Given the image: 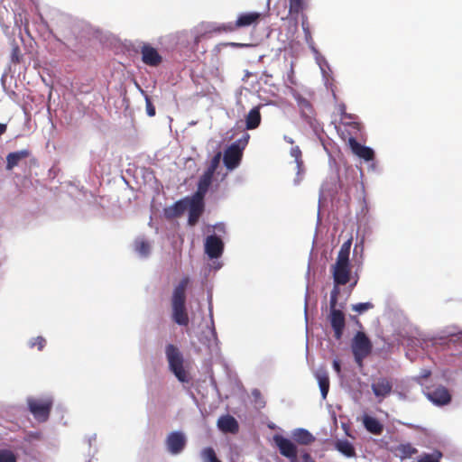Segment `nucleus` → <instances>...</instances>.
I'll return each instance as SVG.
<instances>
[{
    "mask_svg": "<svg viewBox=\"0 0 462 462\" xmlns=\"http://www.w3.org/2000/svg\"><path fill=\"white\" fill-rule=\"evenodd\" d=\"M7 126L5 124L0 123V136L3 135L6 132Z\"/></svg>",
    "mask_w": 462,
    "mask_h": 462,
    "instance_id": "nucleus-47",
    "label": "nucleus"
},
{
    "mask_svg": "<svg viewBox=\"0 0 462 462\" xmlns=\"http://www.w3.org/2000/svg\"><path fill=\"white\" fill-rule=\"evenodd\" d=\"M308 6V0H289V14L297 19Z\"/></svg>",
    "mask_w": 462,
    "mask_h": 462,
    "instance_id": "nucleus-24",
    "label": "nucleus"
},
{
    "mask_svg": "<svg viewBox=\"0 0 462 462\" xmlns=\"http://www.w3.org/2000/svg\"><path fill=\"white\" fill-rule=\"evenodd\" d=\"M30 152L28 150H21L18 152H10L6 156V169L12 170L14 167L18 165V163L27 157H29Z\"/></svg>",
    "mask_w": 462,
    "mask_h": 462,
    "instance_id": "nucleus-22",
    "label": "nucleus"
},
{
    "mask_svg": "<svg viewBox=\"0 0 462 462\" xmlns=\"http://www.w3.org/2000/svg\"><path fill=\"white\" fill-rule=\"evenodd\" d=\"M351 349L355 361L361 366L364 359L371 354L373 345L365 332L358 331L352 339Z\"/></svg>",
    "mask_w": 462,
    "mask_h": 462,
    "instance_id": "nucleus-5",
    "label": "nucleus"
},
{
    "mask_svg": "<svg viewBox=\"0 0 462 462\" xmlns=\"http://www.w3.org/2000/svg\"><path fill=\"white\" fill-rule=\"evenodd\" d=\"M396 455L401 459L411 457L413 455L418 453V449L414 448L411 443L400 444L395 448Z\"/></svg>",
    "mask_w": 462,
    "mask_h": 462,
    "instance_id": "nucleus-25",
    "label": "nucleus"
},
{
    "mask_svg": "<svg viewBox=\"0 0 462 462\" xmlns=\"http://www.w3.org/2000/svg\"><path fill=\"white\" fill-rule=\"evenodd\" d=\"M204 199H198L197 197H192L191 200L189 203V225L194 226L199 221V217L203 213L204 210Z\"/></svg>",
    "mask_w": 462,
    "mask_h": 462,
    "instance_id": "nucleus-14",
    "label": "nucleus"
},
{
    "mask_svg": "<svg viewBox=\"0 0 462 462\" xmlns=\"http://www.w3.org/2000/svg\"><path fill=\"white\" fill-rule=\"evenodd\" d=\"M261 123V114L258 106L252 108L245 117V126L248 130L255 129Z\"/></svg>",
    "mask_w": 462,
    "mask_h": 462,
    "instance_id": "nucleus-23",
    "label": "nucleus"
},
{
    "mask_svg": "<svg viewBox=\"0 0 462 462\" xmlns=\"http://www.w3.org/2000/svg\"><path fill=\"white\" fill-rule=\"evenodd\" d=\"M217 427L225 433L236 434L239 430L237 420L230 415L221 416L217 420Z\"/></svg>",
    "mask_w": 462,
    "mask_h": 462,
    "instance_id": "nucleus-17",
    "label": "nucleus"
},
{
    "mask_svg": "<svg viewBox=\"0 0 462 462\" xmlns=\"http://www.w3.org/2000/svg\"><path fill=\"white\" fill-rule=\"evenodd\" d=\"M353 237L350 236L346 242L343 243L338 252L337 260H349Z\"/></svg>",
    "mask_w": 462,
    "mask_h": 462,
    "instance_id": "nucleus-28",
    "label": "nucleus"
},
{
    "mask_svg": "<svg viewBox=\"0 0 462 462\" xmlns=\"http://www.w3.org/2000/svg\"><path fill=\"white\" fill-rule=\"evenodd\" d=\"M301 460L302 462H315L310 454L308 452H305L301 455Z\"/></svg>",
    "mask_w": 462,
    "mask_h": 462,
    "instance_id": "nucleus-44",
    "label": "nucleus"
},
{
    "mask_svg": "<svg viewBox=\"0 0 462 462\" xmlns=\"http://www.w3.org/2000/svg\"><path fill=\"white\" fill-rule=\"evenodd\" d=\"M350 126H352L354 129L359 130V124L356 122H353L349 124Z\"/></svg>",
    "mask_w": 462,
    "mask_h": 462,
    "instance_id": "nucleus-48",
    "label": "nucleus"
},
{
    "mask_svg": "<svg viewBox=\"0 0 462 462\" xmlns=\"http://www.w3.org/2000/svg\"><path fill=\"white\" fill-rule=\"evenodd\" d=\"M317 379L320 388L322 397L325 399L329 390V378L327 373H319L317 374Z\"/></svg>",
    "mask_w": 462,
    "mask_h": 462,
    "instance_id": "nucleus-27",
    "label": "nucleus"
},
{
    "mask_svg": "<svg viewBox=\"0 0 462 462\" xmlns=\"http://www.w3.org/2000/svg\"><path fill=\"white\" fill-rule=\"evenodd\" d=\"M336 448L347 457L356 456L354 446L348 440H339L336 443Z\"/></svg>",
    "mask_w": 462,
    "mask_h": 462,
    "instance_id": "nucleus-26",
    "label": "nucleus"
},
{
    "mask_svg": "<svg viewBox=\"0 0 462 462\" xmlns=\"http://www.w3.org/2000/svg\"><path fill=\"white\" fill-rule=\"evenodd\" d=\"M305 106H306V107H308V108H310V109L311 108V106H310V104L309 102H306V103H305Z\"/></svg>",
    "mask_w": 462,
    "mask_h": 462,
    "instance_id": "nucleus-51",
    "label": "nucleus"
},
{
    "mask_svg": "<svg viewBox=\"0 0 462 462\" xmlns=\"http://www.w3.org/2000/svg\"><path fill=\"white\" fill-rule=\"evenodd\" d=\"M0 462H16V457L11 450L1 449Z\"/></svg>",
    "mask_w": 462,
    "mask_h": 462,
    "instance_id": "nucleus-34",
    "label": "nucleus"
},
{
    "mask_svg": "<svg viewBox=\"0 0 462 462\" xmlns=\"http://www.w3.org/2000/svg\"><path fill=\"white\" fill-rule=\"evenodd\" d=\"M426 395L429 400L438 405H446L451 401L449 391L443 385H439L435 388H427Z\"/></svg>",
    "mask_w": 462,
    "mask_h": 462,
    "instance_id": "nucleus-9",
    "label": "nucleus"
},
{
    "mask_svg": "<svg viewBox=\"0 0 462 462\" xmlns=\"http://www.w3.org/2000/svg\"><path fill=\"white\" fill-rule=\"evenodd\" d=\"M333 368L334 370L339 374L340 372H341V365H340V361L337 360V359H335L333 361Z\"/></svg>",
    "mask_w": 462,
    "mask_h": 462,
    "instance_id": "nucleus-45",
    "label": "nucleus"
},
{
    "mask_svg": "<svg viewBox=\"0 0 462 462\" xmlns=\"http://www.w3.org/2000/svg\"><path fill=\"white\" fill-rule=\"evenodd\" d=\"M431 374L430 370H423L420 374L421 378H428Z\"/></svg>",
    "mask_w": 462,
    "mask_h": 462,
    "instance_id": "nucleus-46",
    "label": "nucleus"
},
{
    "mask_svg": "<svg viewBox=\"0 0 462 462\" xmlns=\"http://www.w3.org/2000/svg\"><path fill=\"white\" fill-rule=\"evenodd\" d=\"M225 45H230V46H234V47H242L243 46V44L236 43V42H229V43H226Z\"/></svg>",
    "mask_w": 462,
    "mask_h": 462,
    "instance_id": "nucleus-49",
    "label": "nucleus"
},
{
    "mask_svg": "<svg viewBox=\"0 0 462 462\" xmlns=\"http://www.w3.org/2000/svg\"><path fill=\"white\" fill-rule=\"evenodd\" d=\"M146 112L149 116H155V107L148 97H146Z\"/></svg>",
    "mask_w": 462,
    "mask_h": 462,
    "instance_id": "nucleus-42",
    "label": "nucleus"
},
{
    "mask_svg": "<svg viewBox=\"0 0 462 462\" xmlns=\"http://www.w3.org/2000/svg\"><path fill=\"white\" fill-rule=\"evenodd\" d=\"M224 248L222 240L217 236H209L206 239L205 251L211 259L221 256Z\"/></svg>",
    "mask_w": 462,
    "mask_h": 462,
    "instance_id": "nucleus-11",
    "label": "nucleus"
},
{
    "mask_svg": "<svg viewBox=\"0 0 462 462\" xmlns=\"http://www.w3.org/2000/svg\"><path fill=\"white\" fill-rule=\"evenodd\" d=\"M339 295V288L334 286L330 292L329 300V321L334 331V337L337 340H340L343 336V332L346 327V319L344 313L336 309L337 303V297Z\"/></svg>",
    "mask_w": 462,
    "mask_h": 462,
    "instance_id": "nucleus-2",
    "label": "nucleus"
},
{
    "mask_svg": "<svg viewBox=\"0 0 462 462\" xmlns=\"http://www.w3.org/2000/svg\"><path fill=\"white\" fill-rule=\"evenodd\" d=\"M295 442L300 445H310L315 441V437L305 429H296L292 432Z\"/></svg>",
    "mask_w": 462,
    "mask_h": 462,
    "instance_id": "nucleus-21",
    "label": "nucleus"
},
{
    "mask_svg": "<svg viewBox=\"0 0 462 462\" xmlns=\"http://www.w3.org/2000/svg\"><path fill=\"white\" fill-rule=\"evenodd\" d=\"M351 266L349 262H336L333 266V278L335 286L345 285L350 280Z\"/></svg>",
    "mask_w": 462,
    "mask_h": 462,
    "instance_id": "nucleus-8",
    "label": "nucleus"
},
{
    "mask_svg": "<svg viewBox=\"0 0 462 462\" xmlns=\"http://www.w3.org/2000/svg\"><path fill=\"white\" fill-rule=\"evenodd\" d=\"M166 446L170 453L176 455L180 453L186 446V438L180 431L171 432L166 439Z\"/></svg>",
    "mask_w": 462,
    "mask_h": 462,
    "instance_id": "nucleus-10",
    "label": "nucleus"
},
{
    "mask_svg": "<svg viewBox=\"0 0 462 462\" xmlns=\"http://www.w3.org/2000/svg\"><path fill=\"white\" fill-rule=\"evenodd\" d=\"M188 208V202L185 200H179L173 205V211L175 216L182 215Z\"/></svg>",
    "mask_w": 462,
    "mask_h": 462,
    "instance_id": "nucleus-36",
    "label": "nucleus"
},
{
    "mask_svg": "<svg viewBox=\"0 0 462 462\" xmlns=\"http://www.w3.org/2000/svg\"><path fill=\"white\" fill-rule=\"evenodd\" d=\"M348 144L352 152L358 157L364 159L366 162L372 161L374 157L373 149L367 146H364L359 143L355 137H349Z\"/></svg>",
    "mask_w": 462,
    "mask_h": 462,
    "instance_id": "nucleus-16",
    "label": "nucleus"
},
{
    "mask_svg": "<svg viewBox=\"0 0 462 462\" xmlns=\"http://www.w3.org/2000/svg\"><path fill=\"white\" fill-rule=\"evenodd\" d=\"M363 245H356L353 250V259L352 260H359L362 258Z\"/></svg>",
    "mask_w": 462,
    "mask_h": 462,
    "instance_id": "nucleus-41",
    "label": "nucleus"
},
{
    "mask_svg": "<svg viewBox=\"0 0 462 462\" xmlns=\"http://www.w3.org/2000/svg\"><path fill=\"white\" fill-rule=\"evenodd\" d=\"M23 59V54L21 52V50L17 44H14L12 48L11 51V60L14 63H20Z\"/></svg>",
    "mask_w": 462,
    "mask_h": 462,
    "instance_id": "nucleus-37",
    "label": "nucleus"
},
{
    "mask_svg": "<svg viewBox=\"0 0 462 462\" xmlns=\"http://www.w3.org/2000/svg\"><path fill=\"white\" fill-rule=\"evenodd\" d=\"M52 405L51 398L28 400L29 411L39 422H45L49 419Z\"/></svg>",
    "mask_w": 462,
    "mask_h": 462,
    "instance_id": "nucleus-6",
    "label": "nucleus"
},
{
    "mask_svg": "<svg viewBox=\"0 0 462 462\" xmlns=\"http://www.w3.org/2000/svg\"><path fill=\"white\" fill-rule=\"evenodd\" d=\"M273 441L279 448L282 456L287 457L291 462H297L298 451L296 445L282 435H274Z\"/></svg>",
    "mask_w": 462,
    "mask_h": 462,
    "instance_id": "nucleus-7",
    "label": "nucleus"
},
{
    "mask_svg": "<svg viewBox=\"0 0 462 462\" xmlns=\"http://www.w3.org/2000/svg\"><path fill=\"white\" fill-rule=\"evenodd\" d=\"M374 308V304L371 303V302H362V303H357V304H355L352 306V310L358 312V313H363L368 310H371Z\"/></svg>",
    "mask_w": 462,
    "mask_h": 462,
    "instance_id": "nucleus-38",
    "label": "nucleus"
},
{
    "mask_svg": "<svg viewBox=\"0 0 462 462\" xmlns=\"http://www.w3.org/2000/svg\"><path fill=\"white\" fill-rule=\"evenodd\" d=\"M189 283V277L182 278L174 288L171 296L172 319L180 326L189 324V315L186 309V290Z\"/></svg>",
    "mask_w": 462,
    "mask_h": 462,
    "instance_id": "nucleus-1",
    "label": "nucleus"
},
{
    "mask_svg": "<svg viewBox=\"0 0 462 462\" xmlns=\"http://www.w3.org/2000/svg\"><path fill=\"white\" fill-rule=\"evenodd\" d=\"M213 175L204 172L203 175L199 178V180L198 182V189L194 197H197L198 199H204L205 195L207 194L211 183H212Z\"/></svg>",
    "mask_w": 462,
    "mask_h": 462,
    "instance_id": "nucleus-18",
    "label": "nucleus"
},
{
    "mask_svg": "<svg viewBox=\"0 0 462 462\" xmlns=\"http://www.w3.org/2000/svg\"><path fill=\"white\" fill-rule=\"evenodd\" d=\"M46 345V339L41 336L33 338L31 342H30V347H37L39 351H42L44 346Z\"/></svg>",
    "mask_w": 462,
    "mask_h": 462,
    "instance_id": "nucleus-40",
    "label": "nucleus"
},
{
    "mask_svg": "<svg viewBox=\"0 0 462 462\" xmlns=\"http://www.w3.org/2000/svg\"><path fill=\"white\" fill-rule=\"evenodd\" d=\"M165 354L169 363V368L181 383H188L189 381V374L183 367V356L180 349L169 344L165 347Z\"/></svg>",
    "mask_w": 462,
    "mask_h": 462,
    "instance_id": "nucleus-4",
    "label": "nucleus"
},
{
    "mask_svg": "<svg viewBox=\"0 0 462 462\" xmlns=\"http://www.w3.org/2000/svg\"><path fill=\"white\" fill-rule=\"evenodd\" d=\"M291 155L295 159L298 170L300 171L303 166L302 153L299 146H293L290 152Z\"/></svg>",
    "mask_w": 462,
    "mask_h": 462,
    "instance_id": "nucleus-31",
    "label": "nucleus"
},
{
    "mask_svg": "<svg viewBox=\"0 0 462 462\" xmlns=\"http://www.w3.org/2000/svg\"><path fill=\"white\" fill-rule=\"evenodd\" d=\"M250 135L245 133L243 137L229 145L223 156V162L227 170L233 171L239 166L243 158V152L246 147Z\"/></svg>",
    "mask_w": 462,
    "mask_h": 462,
    "instance_id": "nucleus-3",
    "label": "nucleus"
},
{
    "mask_svg": "<svg viewBox=\"0 0 462 462\" xmlns=\"http://www.w3.org/2000/svg\"><path fill=\"white\" fill-rule=\"evenodd\" d=\"M301 27L304 32L306 41L309 42L311 40V32L308 18L304 14H301Z\"/></svg>",
    "mask_w": 462,
    "mask_h": 462,
    "instance_id": "nucleus-35",
    "label": "nucleus"
},
{
    "mask_svg": "<svg viewBox=\"0 0 462 462\" xmlns=\"http://www.w3.org/2000/svg\"><path fill=\"white\" fill-rule=\"evenodd\" d=\"M284 140L291 144H292L294 143L293 140L288 136H284Z\"/></svg>",
    "mask_w": 462,
    "mask_h": 462,
    "instance_id": "nucleus-50",
    "label": "nucleus"
},
{
    "mask_svg": "<svg viewBox=\"0 0 462 462\" xmlns=\"http://www.w3.org/2000/svg\"><path fill=\"white\" fill-rule=\"evenodd\" d=\"M235 31H236L235 23H223L211 30L213 32H233Z\"/></svg>",
    "mask_w": 462,
    "mask_h": 462,
    "instance_id": "nucleus-33",
    "label": "nucleus"
},
{
    "mask_svg": "<svg viewBox=\"0 0 462 462\" xmlns=\"http://www.w3.org/2000/svg\"><path fill=\"white\" fill-rule=\"evenodd\" d=\"M441 457H442V454L439 451H436L433 454H423L418 459V462H439Z\"/></svg>",
    "mask_w": 462,
    "mask_h": 462,
    "instance_id": "nucleus-32",
    "label": "nucleus"
},
{
    "mask_svg": "<svg viewBox=\"0 0 462 462\" xmlns=\"http://www.w3.org/2000/svg\"><path fill=\"white\" fill-rule=\"evenodd\" d=\"M339 111L341 114V119H353V116L351 114H347L346 111V106L344 104L339 106Z\"/></svg>",
    "mask_w": 462,
    "mask_h": 462,
    "instance_id": "nucleus-43",
    "label": "nucleus"
},
{
    "mask_svg": "<svg viewBox=\"0 0 462 462\" xmlns=\"http://www.w3.org/2000/svg\"><path fill=\"white\" fill-rule=\"evenodd\" d=\"M445 344L450 345V344H457V343H462V331L459 333H450L448 337L444 338Z\"/></svg>",
    "mask_w": 462,
    "mask_h": 462,
    "instance_id": "nucleus-39",
    "label": "nucleus"
},
{
    "mask_svg": "<svg viewBox=\"0 0 462 462\" xmlns=\"http://www.w3.org/2000/svg\"><path fill=\"white\" fill-rule=\"evenodd\" d=\"M220 160H221V152H218L213 156V158L211 159V161L209 162L208 169L205 171L214 176L215 171H217V169L219 166Z\"/></svg>",
    "mask_w": 462,
    "mask_h": 462,
    "instance_id": "nucleus-30",
    "label": "nucleus"
},
{
    "mask_svg": "<svg viewBox=\"0 0 462 462\" xmlns=\"http://www.w3.org/2000/svg\"><path fill=\"white\" fill-rule=\"evenodd\" d=\"M201 457L203 462H221L214 450L213 448L208 447L201 451Z\"/></svg>",
    "mask_w": 462,
    "mask_h": 462,
    "instance_id": "nucleus-29",
    "label": "nucleus"
},
{
    "mask_svg": "<svg viewBox=\"0 0 462 462\" xmlns=\"http://www.w3.org/2000/svg\"><path fill=\"white\" fill-rule=\"evenodd\" d=\"M134 250L142 257H147L152 250V244L144 236H138L134 241Z\"/></svg>",
    "mask_w": 462,
    "mask_h": 462,
    "instance_id": "nucleus-19",
    "label": "nucleus"
},
{
    "mask_svg": "<svg viewBox=\"0 0 462 462\" xmlns=\"http://www.w3.org/2000/svg\"><path fill=\"white\" fill-rule=\"evenodd\" d=\"M262 18V14L258 12H249L243 13L237 16L236 21L235 22L236 30L240 28L255 26L259 23Z\"/></svg>",
    "mask_w": 462,
    "mask_h": 462,
    "instance_id": "nucleus-15",
    "label": "nucleus"
},
{
    "mask_svg": "<svg viewBox=\"0 0 462 462\" xmlns=\"http://www.w3.org/2000/svg\"><path fill=\"white\" fill-rule=\"evenodd\" d=\"M363 424L365 430L372 434L380 435L383 431V425L372 416H364Z\"/></svg>",
    "mask_w": 462,
    "mask_h": 462,
    "instance_id": "nucleus-20",
    "label": "nucleus"
},
{
    "mask_svg": "<svg viewBox=\"0 0 462 462\" xmlns=\"http://www.w3.org/2000/svg\"><path fill=\"white\" fill-rule=\"evenodd\" d=\"M371 388L377 398L383 399L391 394L393 383L386 377H381L372 383Z\"/></svg>",
    "mask_w": 462,
    "mask_h": 462,
    "instance_id": "nucleus-13",
    "label": "nucleus"
},
{
    "mask_svg": "<svg viewBox=\"0 0 462 462\" xmlns=\"http://www.w3.org/2000/svg\"><path fill=\"white\" fill-rule=\"evenodd\" d=\"M141 54L143 62L148 66L157 67L162 61V58L157 50L149 44H144L141 48Z\"/></svg>",
    "mask_w": 462,
    "mask_h": 462,
    "instance_id": "nucleus-12",
    "label": "nucleus"
}]
</instances>
